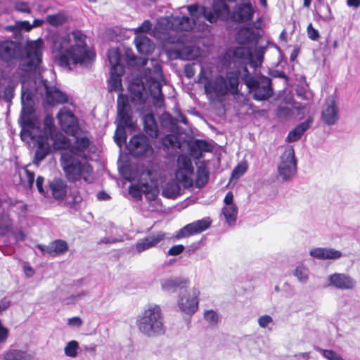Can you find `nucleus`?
Wrapping results in <instances>:
<instances>
[{"mask_svg": "<svg viewBox=\"0 0 360 360\" xmlns=\"http://www.w3.org/2000/svg\"><path fill=\"white\" fill-rule=\"evenodd\" d=\"M67 184L65 180L60 178H54L49 183L48 191L51 192L53 198L56 200H63L67 193Z\"/></svg>", "mask_w": 360, "mask_h": 360, "instance_id": "25", "label": "nucleus"}, {"mask_svg": "<svg viewBox=\"0 0 360 360\" xmlns=\"http://www.w3.org/2000/svg\"><path fill=\"white\" fill-rule=\"evenodd\" d=\"M32 356L27 351L9 349L4 354V360H31Z\"/></svg>", "mask_w": 360, "mask_h": 360, "instance_id": "34", "label": "nucleus"}, {"mask_svg": "<svg viewBox=\"0 0 360 360\" xmlns=\"http://www.w3.org/2000/svg\"><path fill=\"white\" fill-rule=\"evenodd\" d=\"M234 63L239 60V63L243 65L244 70L248 71L246 65L252 60V51L250 49L245 46H238L233 52Z\"/></svg>", "mask_w": 360, "mask_h": 360, "instance_id": "28", "label": "nucleus"}, {"mask_svg": "<svg viewBox=\"0 0 360 360\" xmlns=\"http://www.w3.org/2000/svg\"><path fill=\"white\" fill-rule=\"evenodd\" d=\"M20 126V136L22 141L35 140L38 137L40 128L39 122L31 115L22 114Z\"/></svg>", "mask_w": 360, "mask_h": 360, "instance_id": "13", "label": "nucleus"}, {"mask_svg": "<svg viewBox=\"0 0 360 360\" xmlns=\"http://www.w3.org/2000/svg\"><path fill=\"white\" fill-rule=\"evenodd\" d=\"M280 176L285 181L290 179L297 172V162L292 148H286L280 157L278 165Z\"/></svg>", "mask_w": 360, "mask_h": 360, "instance_id": "9", "label": "nucleus"}, {"mask_svg": "<svg viewBox=\"0 0 360 360\" xmlns=\"http://www.w3.org/2000/svg\"><path fill=\"white\" fill-rule=\"evenodd\" d=\"M139 331L147 337H156L164 334V317L159 305L150 304L136 319Z\"/></svg>", "mask_w": 360, "mask_h": 360, "instance_id": "4", "label": "nucleus"}, {"mask_svg": "<svg viewBox=\"0 0 360 360\" xmlns=\"http://www.w3.org/2000/svg\"><path fill=\"white\" fill-rule=\"evenodd\" d=\"M34 172H31L26 168L24 169V175L21 176L22 184L27 188H31L34 184Z\"/></svg>", "mask_w": 360, "mask_h": 360, "instance_id": "50", "label": "nucleus"}, {"mask_svg": "<svg viewBox=\"0 0 360 360\" xmlns=\"http://www.w3.org/2000/svg\"><path fill=\"white\" fill-rule=\"evenodd\" d=\"M273 322L272 318L269 315H263L258 319V324L261 328H266Z\"/></svg>", "mask_w": 360, "mask_h": 360, "instance_id": "61", "label": "nucleus"}, {"mask_svg": "<svg viewBox=\"0 0 360 360\" xmlns=\"http://www.w3.org/2000/svg\"><path fill=\"white\" fill-rule=\"evenodd\" d=\"M200 291L193 288L184 295H180L178 299V306L181 311L186 314H194L198 308V296Z\"/></svg>", "mask_w": 360, "mask_h": 360, "instance_id": "12", "label": "nucleus"}, {"mask_svg": "<svg viewBox=\"0 0 360 360\" xmlns=\"http://www.w3.org/2000/svg\"><path fill=\"white\" fill-rule=\"evenodd\" d=\"M167 233L160 231L153 232L149 236L140 239L136 244V250L138 252H142L146 250L154 248L166 238Z\"/></svg>", "mask_w": 360, "mask_h": 360, "instance_id": "17", "label": "nucleus"}, {"mask_svg": "<svg viewBox=\"0 0 360 360\" xmlns=\"http://www.w3.org/2000/svg\"><path fill=\"white\" fill-rule=\"evenodd\" d=\"M204 317L210 324H215L217 322V315L212 310L207 311L204 314Z\"/></svg>", "mask_w": 360, "mask_h": 360, "instance_id": "58", "label": "nucleus"}, {"mask_svg": "<svg viewBox=\"0 0 360 360\" xmlns=\"http://www.w3.org/2000/svg\"><path fill=\"white\" fill-rule=\"evenodd\" d=\"M342 257V252L333 248H325L322 259H336Z\"/></svg>", "mask_w": 360, "mask_h": 360, "instance_id": "52", "label": "nucleus"}, {"mask_svg": "<svg viewBox=\"0 0 360 360\" xmlns=\"http://www.w3.org/2000/svg\"><path fill=\"white\" fill-rule=\"evenodd\" d=\"M37 90L45 94L47 103L49 104L64 103L68 101L66 94L56 87L51 86L46 79H41Z\"/></svg>", "mask_w": 360, "mask_h": 360, "instance_id": "15", "label": "nucleus"}, {"mask_svg": "<svg viewBox=\"0 0 360 360\" xmlns=\"http://www.w3.org/2000/svg\"><path fill=\"white\" fill-rule=\"evenodd\" d=\"M246 171V167L243 165H238L234 168L232 172V177L238 179Z\"/></svg>", "mask_w": 360, "mask_h": 360, "instance_id": "59", "label": "nucleus"}, {"mask_svg": "<svg viewBox=\"0 0 360 360\" xmlns=\"http://www.w3.org/2000/svg\"><path fill=\"white\" fill-rule=\"evenodd\" d=\"M206 9L207 11H210L211 13L215 16V20L213 22H215L218 18L226 20L230 15L229 6L224 0H214L212 4L214 13L207 8Z\"/></svg>", "mask_w": 360, "mask_h": 360, "instance_id": "27", "label": "nucleus"}, {"mask_svg": "<svg viewBox=\"0 0 360 360\" xmlns=\"http://www.w3.org/2000/svg\"><path fill=\"white\" fill-rule=\"evenodd\" d=\"M14 8L15 11L20 13H31V8L30 6L29 3L23 1H16L14 4Z\"/></svg>", "mask_w": 360, "mask_h": 360, "instance_id": "55", "label": "nucleus"}, {"mask_svg": "<svg viewBox=\"0 0 360 360\" xmlns=\"http://www.w3.org/2000/svg\"><path fill=\"white\" fill-rule=\"evenodd\" d=\"M211 224V220L209 217L197 220L193 223L188 224L181 228L176 235V239L188 238L189 236L198 234L207 229Z\"/></svg>", "mask_w": 360, "mask_h": 360, "instance_id": "16", "label": "nucleus"}, {"mask_svg": "<svg viewBox=\"0 0 360 360\" xmlns=\"http://www.w3.org/2000/svg\"><path fill=\"white\" fill-rule=\"evenodd\" d=\"M255 13L250 2L237 4L233 10L231 18L238 22H245L252 19Z\"/></svg>", "mask_w": 360, "mask_h": 360, "instance_id": "19", "label": "nucleus"}, {"mask_svg": "<svg viewBox=\"0 0 360 360\" xmlns=\"http://www.w3.org/2000/svg\"><path fill=\"white\" fill-rule=\"evenodd\" d=\"M143 129L145 132L152 138H157L158 136V127L154 115L148 113L143 117Z\"/></svg>", "mask_w": 360, "mask_h": 360, "instance_id": "33", "label": "nucleus"}, {"mask_svg": "<svg viewBox=\"0 0 360 360\" xmlns=\"http://www.w3.org/2000/svg\"><path fill=\"white\" fill-rule=\"evenodd\" d=\"M320 353L328 360H345L335 352L330 349H320Z\"/></svg>", "mask_w": 360, "mask_h": 360, "instance_id": "56", "label": "nucleus"}, {"mask_svg": "<svg viewBox=\"0 0 360 360\" xmlns=\"http://www.w3.org/2000/svg\"><path fill=\"white\" fill-rule=\"evenodd\" d=\"M294 276L300 282L307 283L309 279V270L304 266H299L295 269Z\"/></svg>", "mask_w": 360, "mask_h": 360, "instance_id": "49", "label": "nucleus"}, {"mask_svg": "<svg viewBox=\"0 0 360 360\" xmlns=\"http://www.w3.org/2000/svg\"><path fill=\"white\" fill-rule=\"evenodd\" d=\"M323 122L328 125H333L338 120V109L333 96L326 98L321 112Z\"/></svg>", "mask_w": 360, "mask_h": 360, "instance_id": "18", "label": "nucleus"}, {"mask_svg": "<svg viewBox=\"0 0 360 360\" xmlns=\"http://www.w3.org/2000/svg\"><path fill=\"white\" fill-rule=\"evenodd\" d=\"M20 46L18 43L11 41H0V58L9 61L20 54Z\"/></svg>", "mask_w": 360, "mask_h": 360, "instance_id": "23", "label": "nucleus"}, {"mask_svg": "<svg viewBox=\"0 0 360 360\" xmlns=\"http://www.w3.org/2000/svg\"><path fill=\"white\" fill-rule=\"evenodd\" d=\"M59 124L65 132L73 133L77 128V119L74 114L66 108L61 109L57 114Z\"/></svg>", "mask_w": 360, "mask_h": 360, "instance_id": "22", "label": "nucleus"}, {"mask_svg": "<svg viewBox=\"0 0 360 360\" xmlns=\"http://www.w3.org/2000/svg\"><path fill=\"white\" fill-rule=\"evenodd\" d=\"M129 91L131 93L130 102L134 105L136 110H141L148 99V93L143 84L139 82L132 83L130 84ZM117 110V129L114 138L115 142L120 145V140L125 141L127 139L124 129L134 128V123L131 117V107L127 96L123 94L118 96Z\"/></svg>", "mask_w": 360, "mask_h": 360, "instance_id": "2", "label": "nucleus"}, {"mask_svg": "<svg viewBox=\"0 0 360 360\" xmlns=\"http://www.w3.org/2000/svg\"><path fill=\"white\" fill-rule=\"evenodd\" d=\"M63 169L69 181L76 182L83 179L87 183L93 181V168L85 161L70 158L62 162Z\"/></svg>", "mask_w": 360, "mask_h": 360, "instance_id": "6", "label": "nucleus"}, {"mask_svg": "<svg viewBox=\"0 0 360 360\" xmlns=\"http://www.w3.org/2000/svg\"><path fill=\"white\" fill-rule=\"evenodd\" d=\"M191 18L186 15H175L172 17V27L177 31H190L198 23V29L202 31L208 29L209 25L202 23L201 19H204L213 23L215 20L210 11H207L205 6L198 4H193L186 7Z\"/></svg>", "mask_w": 360, "mask_h": 360, "instance_id": "3", "label": "nucleus"}, {"mask_svg": "<svg viewBox=\"0 0 360 360\" xmlns=\"http://www.w3.org/2000/svg\"><path fill=\"white\" fill-rule=\"evenodd\" d=\"M315 9L319 16L323 20H330L333 18L331 14V10L328 4H321L317 7H315Z\"/></svg>", "mask_w": 360, "mask_h": 360, "instance_id": "47", "label": "nucleus"}, {"mask_svg": "<svg viewBox=\"0 0 360 360\" xmlns=\"http://www.w3.org/2000/svg\"><path fill=\"white\" fill-rule=\"evenodd\" d=\"M148 186H150V189L148 191H145L144 194L149 200H154L157 195V191L155 188L153 183L151 181L150 179L148 180Z\"/></svg>", "mask_w": 360, "mask_h": 360, "instance_id": "57", "label": "nucleus"}, {"mask_svg": "<svg viewBox=\"0 0 360 360\" xmlns=\"http://www.w3.org/2000/svg\"><path fill=\"white\" fill-rule=\"evenodd\" d=\"M313 122V118L309 117L307 120L300 123L294 129L290 131L287 136L288 142H295L299 140L302 135L310 127Z\"/></svg>", "mask_w": 360, "mask_h": 360, "instance_id": "31", "label": "nucleus"}, {"mask_svg": "<svg viewBox=\"0 0 360 360\" xmlns=\"http://www.w3.org/2000/svg\"><path fill=\"white\" fill-rule=\"evenodd\" d=\"M255 39L254 32L248 28H242L240 29L236 37V40L239 44H248L252 41Z\"/></svg>", "mask_w": 360, "mask_h": 360, "instance_id": "42", "label": "nucleus"}, {"mask_svg": "<svg viewBox=\"0 0 360 360\" xmlns=\"http://www.w3.org/2000/svg\"><path fill=\"white\" fill-rule=\"evenodd\" d=\"M194 168L190 158L185 155H181L177 159V169L176 171V179L184 188H188L193 186V176Z\"/></svg>", "mask_w": 360, "mask_h": 360, "instance_id": "8", "label": "nucleus"}, {"mask_svg": "<svg viewBox=\"0 0 360 360\" xmlns=\"http://www.w3.org/2000/svg\"><path fill=\"white\" fill-rule=\"evenodd\" d=\"M11 304V301L8 297H4L0 300V314L6 311Z\"/></svg>", "mask_w": 360, "mask_h": 360, "instance_id": "64", "label": "nucleus"}, {"mask_svg": "<svg viewBox=\"0 0 360 360\" xmlns=\"http://www.w3.org/2000/svg\"><path fill=\"white\" fill-rule=\"evenodd\" d=\"M198 56V51L193 46H185L181 50L175 52L176 58H181L183 60H193Z\"/></svg>", "mask_w": 360, "mask_h": 360, "instance_id": "37", "label": "nucleus"}, {"mask_svg": "<svg viewBox=\"0 0 360 360\" xmlns=\"http://www.w3.org/2000/svg\"><path fill=\"white\" fill-rule=\"evenodd\" d=\"M185 248L183 245H174L168 250V255L172 256H176L183 252Z\"/></svg>", "mask_w": 360, "mask_h": 360, "instance_id": "62", "label": "nucleus"}, {"mask_svg": "<svg viewBox=\"0 0 360 360\" xmlns=\"http://www.w3.org/2000/svg\"><path fill=\"white\" fill-rule=\"evenodd\" d=\"M43 51V41L39 39L36 41H30L27 44L26 48V70H32L36 68L41 62Z\"/></svg>", "mask_w": 360, "mask_h": 360, "instance_id": "11", "label": "nucleus"}, {"mask_svg": "<svg viewBox=\"0 0 360 360\" xmlns=\"http://www.w3.org/2000/svg\"><path fill=\"white\" fill-rule=\"evenodd\" d=\"M34 141L37 143V149L35 152V160L38 164L43 160L45 157L49 154L51 147V143L49 142V137L38 136Z\"/></svg>", "mask_w": 360, "mask_h": 360, "instance_id": "26", "label": "nucleus"}, {"mask_svg": "<svg viewBox=\"0 0 360 360\" xmlns=\"http://www.w3.org/2000/svg\"><path fill=\"white\" fill-rule=\"evenodd\" d=\"M85 39L86 36L79 30L53 37L51 49L60 66L87 65L93 60L94 54L86 50Z\"/></svg>", "mask_w": 360, "mask_h": 360, "instance_id": "1", "label": "nucleus"}, {"mask_svg": "<svg viewBox=\"0 0 360 360\" xmlns=\"http://www.w3.org/2000/svg\"><path fill=\"white\" fill-rule=\"evenodd\" d=\"M51 256L56 257L65 253L68 249V245L63 240H56L50 243Z\"/></svg>", "mask_w": 360, "mask_h": 360, "instance_id": "40", "label": "nucleus"}, {"mask_svg": "<svg viewBox=\"0 0 360 360\" xmlns=\"http://www.w3.org/2000/svg\"><path fill=\"white\" fill-rule=\"evenodd\" d=\"M164 82L162 68L155 63L153 65V75L148 79V89L153 98V103L156 107H161L164 102V95L162 92V86Z\"/></svg>", "mask_w": 360, "mask_h": 360, "instance_id": "7", "label": "nucleus"}, {"mask_svg": "<svg viewBox=\"0 0 360 360\" xmlns=\"http://www.w3.org/2000/svg\"><path fill=\"white\" fill-rule=\"evenodd\" d=\"M152 26L153 25L150 20H144L139 27L134 29V32L137 36L141 33H147L152 29Z\"/></svg>", "mask_w": 360, "mask_h": 360, "instance_id": "54", "label": "nucleus"}, {"mask_svg": "<svg viewBox=\"0 0 360 360\" xmlns=\"http://www.w3.org/2000/svg\"><path fill=\"white\" fill-rule=\"evenodd\" d=\"M86 295V292L85 291H82L77 294H72L69 297L61 298V301L65 304H72L82 299Z\"/></svg>", "mask_w": 360, "mask_h": 360, "instance_id": "51", "label": "nucleus"}, {"mask_svg": "<svg viewBox=\"0 0 360 360\" xmlns=\"http://www.w3.org/2000/svg\"><path fill=\"white\" fill-rule=\"evenodd\" d=\"M307 34L311 40H317L319 38V32L317 30L314 29L312 24L310 23L307 27Z\"/></svg>", "mask_w": 360, "mask_h": 360, "instance_id": "60", "label": "nucleus"}, {"mask_svg": "<svg viewBox=\"0 0 360 360\" xmlns=\"http://www.w3.org/2000/svg\"><path fill=\"white\" fill-rule=\"evenodd\" d=\"M46 22L53 27H58L64 24L67 18L63 13H58L53 15H48L46 18Z\"/></svg>", "mask_w": 360, "mask_h": 360, "instance_id": "44", "label": "nucleus"}, {"mask_svg": "<svg viewBox=\"0 0 360 360\" xmlns=\"http://www.w3.org/2000/svg\"><path fill=\"white\" fill-rule=\"evenodd\" d=\"M325 248H316L310 250L309 255L316 259H322Z\"/></svg>", "mask_w": 360, "mask_h": 360, "instance_id": "63", "label": "nucleus"}, {"mask_svg": "<svg viewBox=\"0 0 360 360\" xmlns=\"http://www.w3.org/2000/svg\"><path fill=\"white\" fill-rule=\"evenodd\" d=\"M191 148L193 152H207L210 150V146L205 141L198 139L195 141Z\"/></svg>", "mask_w": 360, "mask_h": 360, "instance_id": "53", "label": "nucleus"}, {"mask_svg": "<svg viewBox=\"0 0 360 360\" xmlns=\"http://www.w3.org/2000/svg\"><path fill=\"white\" fill-rule=\"evenodd\" d=\"M127 149L132 156H143L153 151L148 138L143 134L133 136L127 145Z\"/></svg>", "mask_w": 360, "mask_h": 360, "instance_id": "14", "label": "nucleus"}, {"mask_svg": "<svg viewBox=\"0 0 360 360\" xmlns=\"http://www.w3.org/2000/svg\"><path fill=\"white\" fill-rule=\"evenodd\" d=\"M13 223L10 217L8 214H0V235L4 236L8 233Z\"/></svg>", "mask_w": 360, "mask_h": 360, "instance_id": "45", "label": "nucleus"}, {"mask_svg": "<svg viewBox=\"0 0 360 360\" xmlns=\"http://www.w3.org/2000/svg\"><path fill=\"white\" fill-rule=\"evenodd\" d=\"M108 57L113 73L124 74V67L122 65V56L117 49H112L108 52Z\"/></svg>", "mask_w": 360, "mask_h": 360, "instance_id": "29", "label": "nucleus"}, {"mask_svg": "<svg viewBox=\"0 0 360 360\" xmlns=\"http://www.w3.org/2000/svg\"><path fill=\"white\" fill-rule=\"evenodd\" d=\"M48 137L51 146L56 150L68 148L71 146L70 140L58 131H56Z\"/></svg>", "mask_w": 360, "mask_h": 360, "instance_id": "30", "label": "nucleus"}, {"mask_svg": "<svg viewBox=\"0 0 360 360\" xmlns=\"http://www.w3.org/2000/svg\"><path fill=\"white\" fill-rule=\"evenodd\" d=\"M329 285L340 290H350L355 287L356 282L349 275L335 273L328 277Z\"/></svg>", "mask_w": 360, "mask_h": 360, "instance_id": "21", "label": "nucleus"}, {"mask_svg": "<svg viewBox=\"0 0 360 360\" xmlns=\"http://www.w3.org/2000/svg\"><path fill=\"white\" fill-rule=\"evenodd\" d=\"M239 73L236 71L228 72L226 77L218 76L208 81L205 84L207 94H214L217 97L224 96L229 93L236 95L238 94Z\"/></svg>", "mask_w": 360, "mask_h": 360, "instance_id": "5", "label": "nucleus"}, {"mask_svg": "<svg viewBox=\"0 0 360 360\" xmlns=\"http://www.w3.org/2000/svg\"><path fill=\"white\" fill-rule=\"evenodd\" d=\"M6 30L13 32L16 36L22 31L30 32L32 30L31 24L27 20L16 21L14 25L6 27Z\"/></svg>", "mask_w": 360, "mask_h": 360, "instance_id": "38", "label": "nucleus"}, {"mask_svg": "<svg viewBox=\"0 0 360 360\" xmlns=\"http://www.w3.org/2000/svg\"><path fill=\"white\" fill-rule=\"evenodd\" d=\"M90 144L89 139L86 136H75V140L71 144V151L77 155H81L86 150Z\"/></svg>", "mask_w": 360, "mask_h": 360, "instance_id": "36", "label": "nucleus"}, {"mask_svg": "<svg viewBox=\"0 0 360 360\" xmlns=\"http://www.w3.org/2000/svg\"><path fill=\"white\" fill-rule=\"evenodd\" d=\"M209 171L204 162H200L198 166L195 179L196 187L200 188L203 187L208 181Z\"/></svg>", "mask_w": 360, "mask_h": 360, "instance_id": "35", "label": "nucleus"}, {"mask_svg": "<svg viewBox=\"0 0 360 360\" xmlns=\"http://www.w3.org/2000/svg\"><path fill=\"white\" fill-rule=\"evenodd\" d=\"M222 213L229 225L232 226L235 224L238 215V207L236 205L225 206L222 209Z\"/></svg>", "mask_w": 360, "mask_h": 360, "instance_id": "41", "label": "nucleus"}, {"mask_svg": "<svg viewBox=\"0 0 360 360\" xmlns=\"http://www.w3.org/2000/svg\"><path fill=\"white\" fill-rule=\"evenodd\" d=\"M180 186L174 181H169L165 184L162 194L167 198H175L180 193Z\"/></svg>", "mask_w": 360, "mask_h": 360, "instance_id": "39", "label": "nucleus"}, {"mask_svg": "<svg viewBox=\"0 0 360 360\" xmlns=\"http://www.w3.org/2000/svg\"><path fill=\"white\" fill-rule=\"evenodd\" d=\"M79 349V343L75 340L68 342L65 347L64 352L67 356L75 358L77 356V350Z\"/></svg>", "mask_w": 360, "mask_h": 360, "instance_id": "48", "label": "nucleus"}, {"mask_svg": "<svg viewBox=\"0 0 360 360\" xmlns=\"http://www.w3.org/2000/svg\"><path fill=\"white\" fill-rule=\"evenodd\" d=\"M122 74L113 73L112 70H110V77L109 79L108 89L110 91H117L121 89V75Z\"/></svg>", "mask_w": 360, "mask_h": 360, "instance_id": "46", "label": "nucleus"}, {"mask_svg": "<svg viewBox=\"0 0 360 360\" xmlns=\"http://www.w3.org/2000/svg\"><path fill=\"white\" fill-rule=\"evenodd\" d=\"M134 43L138 51L144 55L152 53L155 49L153 41L144 35L136 36L134 39Z\"/></svg>", "mask_w": 360, "mask_h": 360, "instance_id": "32", "label": "nucleus"}, {"mask_svg": "<svg viewBox=\"0 0 360 360\" xmlns=\"http://www.w3.org/2000/svg\"><path fill=\"white\" fill-rule=\"evenodd\" d=\"M56 131L57 130L54 126L53 118L49 115H46L44 120V131H41L39 130L38 136H49Z\"/></svg>", "mask_w": 360, "mask_h": 360, "instance_id": "43", "label": "nucleus"}, {"mask_svg": "<svg viewBox=\"0 0 360 360\" xmlns=\"http://www.w3.org/2000/svg\"><path fill=\"white\" fill-rule=\"evenodd\" d=\"M150 176V172L149 171L143 172L138 183L131 184L129 186V194L137 200H140L142 197V193H145V191H148L150 189V186H148Z\"/></svg>", "mask_w": 360, "mask_h": 360, "instance_id": "20", "label": "nucleus"}, {"mask_svg": "<svg viewBox=\"0 0 360 360\" xmlns=\"http://www.w3.org/2000/svg\"><path fill=\"white\" fill-rule=\"evenodd\" d=\"M248 87L254 91L253 98L257 101H264L268 99L271 94V79L262 76L258 79L250 77L245 82Z\"/></svg>", "mask_w": 360, "mask_h": 360, "instance_id": "10", "label": "nucleus"}, {"mask_svg": "<svg viewBox=\"0 0 360 360\" xmlns=\"http://www.w3.org/2000/svg\"><path fill=\"white\" fill-rule=\"evenodd\" d=\"M189 283L184 277H170L160 281L161 288L167 292H175L179 288H185Z\"/></svg>", "mask_w": 360, "mask_h": 360, "instance_id": "24", "label": "nucleus"}]
</instances>
